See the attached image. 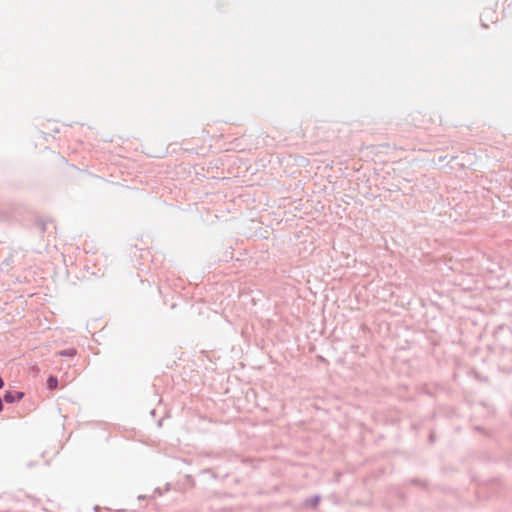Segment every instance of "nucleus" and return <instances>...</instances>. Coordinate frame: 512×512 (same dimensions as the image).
Returning <instances> with one entry per match:
<instances>
[{"instance_id":"3","label":"nucleus","mask_w":512,"mask_h":512,"mask_svg":"<svg viewBox=\"0 0 512 512\" xmlns=\"http://www.w3.org/2000/svg\"><path fill=\"white\" fill-rule=\"evenodd\" d=\"M3 386H4V381H3V379L0 377V389H1V388H3Z\"/></svg>"},{"instance_id":"2","label":"nucleus","mask_w":512,"mask_h":512,"mask_svg":"<svg viewBox=\"0 0 512 512\" xmlns=\"http://www.w3.org/2000/svg\"><path fill=\"white\" fill-rule=\"evenodd\" d=\"M58 386V380L56 377L54 376H50L48 379H47V387L48 389H51V390H54L56 389Z\"/></svg>"},{"instance_id":"1","label":"nucleus","mask_w":512,"mask_h":512,"mask_svg":"<svg viewBox=\"0 0 512 512\" xmlns=\"http://www.w3.org/2000/svg\"><path fill=\"white\" fill-rule=\"evenodd\" d=\"M24 396V393L22 392H17L15 394H13L12 392L8 391L6 392V394L4 395V400L8 403H13L14 401L16 400H20L22 399Z\"/></svg>"},{"instance_id":"4","label":"nucleus","mask_w":512,"mask_h":512,"mask_svg":"<svg viewBox=\"0 0 512 512\" xmlns=\"http://www.w3.org/2000/svg\"><path fill=\"white\" fill-rule=\"evenodd\" d=\"M3 409V404H2V400L0 399V412L2 411Z\"/></svg>"}]
</instances>
